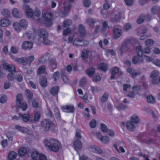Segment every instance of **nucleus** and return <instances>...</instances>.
<instances>
[{"label": "nucleus", "mask_w": 160, "mask_h": 160, "mask_svg": "<svg viewBox=\"0 0 160 160\" xmlns=\"http://www.w3.org/2000/svg\"><path fill=\"white\" fill-rule=\"evenodd\" d=\"M46 146L50 150L57 152L59 150V142L56 139H51L49 141L47 140H45Z\"/></svg>", "instance_id": "nucleus-1"}, {"label": "nucleus", "mask_w": 160, "mask_h": 160, "mask_svg": "<svg viewBox=\"0 0 160 160\" xmlns=\"http://www.w3.org/2000/svg\"><path fill=\"white\" fill-rule=\"evenodd\" d=\"M16 103L18 106L22 108V110L25 111L27 108L28 106L27 103L23 101V97L21 93L18 94L16 97Z\"/></svg>", "instance_id": "nucleus-2"}, {"label": "nucleus", "mask_w": 160, "mask_h": 160, "mask_svg": "<svg viewBox=\"0 0 160 160\" xmlns=\"http://www.w3.org/2000/svg\"><path fill=\"white\" fill-rule=\"evenodd\" d=\"M41 125L42 128L45 131H48L50 127L54 125V123L52 121L47 119H44L41 122Z\"/></svg>", "instance_id": "nucleus-3"}, {"label": "nucleus", "mask_w": 160, "mask_h": 160, "mask_svg": "<svg viewBox=\"0 0 160 160\" xmlns=\"http://www.w3.org/2000/svg\"><path fill=\"white\" fill-rule=\"evenodd\" d=\"M44 18V22L47 26L51 25L52 24V13L49 12H45L43 15Z\"/></svg>", "instance_id": "nucleus-4"}, {"label": "nucleus", "mask_w": 160, "mask_h": 160, "mask_svg": "<svg viewBox=\"0 0 160 160\" xmlns=\"http://www.w3.org/2000/svg\"><path fill=\"white\" fill-rule=\"evenodd\" d=\"M143 51H137V56H134L132 58V62L134 64H136L139 62H143V60L142 57L143 56Z\"/></svg>", "instance_id": "nucleus-5"}, {"label": "nucleus", "mask_w": 160, "mask_h": 160, "mask_svg": "<svg viewBox=\"0 0 160 160\" xmlns=\"http://www.w3.org/2000/svg\"><path fill=\"white\" fill-rule=\"evenodd\" d=\"M72 7L71 4L68 2H66L64 4V11L62 13V18H64L68 14Z\"/></svg>", "instance_id": "nucleus-6"}, {"label": "nucleus", "mask_w": 160, "mask_h": 160, "mask_svg": "<svg viewBox=\"0 0 160 160\" xmlns=\"http://www.w3.org/2000/svg\"><path fill=\"white\" fill-rule=\"evenodd\" d=\"M89 43L88 41H84L78 38H75L72 42L73 45L76 46H84Z\"/></svg>", "instance_id": "nucleus-7"}, {"label": "nucleus", "mask_w": 160, "mask_h": 160, "mask_svg": "<svg viewBox=\"0 0 160 160\" xmlns=\"http://www.w3.org/2000/svg\"><path fill=\"white\" fill-rule=\"evenodd\" d=\"M61 110L66 113H73L75 110V108L72 105H66L61 107Z\"/></svg>", "instance_id": "nucleus-8"}, {"label": "nucleus", "mask_w": 160, "mask_h": 160, "mask_svg": "<svg viewBox=\"0 0 160 160\" xmlns=\"http://www.w3.org/2000/svg\"><path fill=\"white\" fill-rule=\"evenodd\" d=\"M97 138L104 144H107L109 143L110 141V138L107 136H101L100 132L97 133Z\"/></svg>", "instance_id": "nucleus-9"}, {"label": "nucleus", "mask_w": 160, "mask_h": 160, "mask_svg": "<svg viewBox=\"0 0 160 160\" xmlns=\"http://www.w3.org/2000/svg\"><path fill=\"white\" fill-rule=\"evenodd\" d=\"M23 8L25 12L26 15L28 18H32L33 15V10L28 5H25L23 6Z\"/></svg>", "instance_id": "nucleus-10"}, {"label": "nucleus", "mask_w": 160, "mask_h": 160, "mask_svg": "<svg viewBox=\"0 0 160 160\" xmlns=\"http://www.w3.org/2000/svg\"><path fill=\"white\" fill-rule=\"evenodd\" d=\"M130 40L128 39L125 41L121 45L120 47L121 50L124 49H132L131 47L132 46V44L130 43Z\"/></svg>", "instance_id": "nucleus-11"}, {"label": "nucleus", "mask_w": 160, "mask_h": 160, "mask_svg": "<svg viewBox=\"0 0 160 160\" xmlns=\"http://www.w3.org/2000/svg\"><path fill=\"white\" fill-rule=\"evenodd\" d=\"M33 44L31 42L24 41L22 45V48L26 50H29L32 49L33 47Z\"/></svg>", "instance_id": "nucleus-12"}, {"label": "nucleus", "mask_w": 160, "mask_h": 160, "mask_svg": "<svg viewBox=\"0 0 160 160\" xmlns=\"http://www.w3.org/2000/svg\"><path fill=\"white\" fill-rule=\"evenodd\" d=\"M140 90L139 86H135L133 88L132 92L129 93L127 96L131 98H134L135 95L138 94Z\"/></svg>", "instance_id": "nucleus-13"}, {"label": "nucleus", "mask_w": 160, "mask_h": 160, "mask_svg": "<svg viewBox=\"0 0 160 160\" xmlns=\"http://www.w3.org/2000/svg\"><path fill=\"white\" fill-rule=\"evenodd\" d=\"M74 147L76 151L81 150L82 147V144L81 141L78 139L75 140L73 142Z\"/></svg>", "instance_id": "nucleus-14"}, {"label": "nucleus", "mask_w": 160, "mask_h": 160, "mask_svg": "<svg viewBox=\"0 0 160 160\" xmlns=\"http://www.w3.org/2000/svg\"><path fill=\"white\" fill-rule=\"evenodd\" d=\"M3 68L11 72H15L16 70L15 67L12 65H10L8 63H5L3 65Z\"/></svg>", "instance_id": "nucleus-15"}, {"label": "nucleus", "mask_w": 160, "mask_h": 160, "mask_svg": "<svg viewBox=\"0 0 160 160\" xmlns=\"http://www.w3.org/2000/svg\"><path fill=\"white\" fill-rule=\"evenodd\" d=\"M113 34L114 38L117 39L122 35V30L118 28H114L113 30Z\"/></svg>", "instance_id": "nucleus-16"}, {"label": "nucleus", "mask_w": 160, "mask_h": 160, "mask_svg": "<svg viewBox=\"0 0 160 160\" xmlns=\"http://www.w3.org/2000/svg\"><path fill=\"white\" fill-rule=\"evenodd\" d=\"M127 72L131 74L132 77L134 78L139 75L141 73L140 70L135 71L130 68H128Z\"/></svg>", "instance_id": "nucleus-17"}, {"label": "nucleus", "mask_w": 160, "mask_h": 160, "mask_svg": "<svg viewBox=\"0 0 160 160\" xmlns=\"http://www.w3.org/2000/svg\"><path fill=\"white\" fill-rule=\"evenodd\" d=\"M38 34L39 36L43 39L47 38L48 36V32L43 28L40 29L38 32Z\"/></svg>", "instance_id": "nucleus-18"}, {"label": "nucleus", "mask_w": 160, "mask_h": 160, "mask_svg": "<svg viewBox=\"0 0 160 160\" xmlns=\"http://www.w3.org/2000/svg\"><path fill=\"white\" fill-rule=\"evenodd\" d=\"M111 76L110 78L111 79H113L115 78L114 75L117 73L120 72L119 68L115 67L112 68L110 70Z\"/></svg>", "instance_id": "nucleus-19"}, {"label": "nucleus", "mask_w": 160, "mask_h": 160, "mask_svg": "<svg viewBox=\"0 0 160 160\" xmlns=\"http://www.w3.org/2000/svg\"><path fill=\"white\" fill-rule=\"evenodd\" d=\"M12 14L15 18H21L22 17V15L20 13L19 10L16 8H14L12 10Z\"/></svg>", "instance_id": "nucleus-20"}, {"label": "nucleus", "mask_w": 160, "mask_h": 160, "mask_svg": "<svg viewBox=\"0 0 160 160\" xmlns=\"http://www.w3.org/2000/svg\"><path fill=\"white\" fill-rule=\"evenodd\" d=\"M11 23L10 21L7 19H3L0 21V26L2 27L8 26Z\"/></svg>", "instance_id": "nucleus-21"}, {"label": "nucleus", "mask_w": 160, "mask_h": 160, "mask_svg": "<svg viewBox=\"0 0 160 160\" xmlns=\"http://www.w3.org/2000/svg\"><path fill=\"white\" fill-rule=\"evenodd\" d=\"M90 150L98 154L102 153V151L99 148L95 146H90L89 147Z\"/></svg>", "instance_id": "nucleus-22"}, {"label": "nucleus", "mask_w": 160, "mask_h": 160, "mask_svg": "<svg viewBox=\"0 0 160 160\" xmlns=\"http://www.w3.org/2000/svg\"><path fill=\"white\" fill-rule=\"evenodd\" d=\"M119 145L118 142H116L113 144V147L118 153L122 152L124 153L125 152V150L122 147L119 146V148H118Z\"/></svg>", "instance_id": "nucleus-23"}, {"label": "nucleus", "mask_w": 160, "mask_h": 160, "mask_svg": "<svg viewBox=\"0 0 160 160\" xmlns=\"http://www.w3.org/2000/svg\"><path fill=\"white\" fill-rule=\"evenodd\" d=\"M150 17V16L148 15L145 16L141 15L139 17L138 19L137 20V23L138 24H141L143 22L144 20H149V18Z\"/></svg>", "instance_id": "nucleus-24"}, {"label": "nucleus", "mask_w": 160, "mask_h": 160, "mask_svg": "<svg viewBox=\"0 0 160 160\" xmlns=\"http://www.w3.org/2000/svg\"><path fill=\"white\" fill-rule=\"evenodd\" d=\"M39 83L42 87H46L47 85L46 78L45 76H41L40 78Z\"/></svg>", "instance_id": "nucleus-25"}, {"label": "nucleus", "mask_w": 160, "mask_h": 160, "mask_svg": "<svg viewBox=\"0 0 160 160\" xmlns=\"http://www.w3.org/2000/svg\"><path fill=\"white\" fill-rule=\"evenodd\" d=\"M35 35V33H34V31L33 29H32L31 31L24 33L23 35L24 36L26 37L27 36L29 39H31L34 38Z\"/></svg>", "instance_id": "nucleus-26"}, {"label": "nucleus", "mask_w": 160, "mask_h": 160, "mask_svg": "<svg viewBox=\"0 0 160 160\" xmlns=\"http://www.w3.org/2000/svg\"><path fill=\"white\" fill-rule=\"evenodd\" d=\"M121 19V15L120 14L116 15L110 19V21L113 23L119 22Z\"/></svg>", "instance_id": "nucleus-27"}, {"label": "nucleus", "mask_w": 160, "mask_h": 160, "mask_svg": "<svg viewBox=\"0 0 160 160\" xmlns=\"http://www.w3.org/2000/svg\"><path fill=\"white\" fill-rule=\"evenodd\" d=\"M146 100L148 103L152 104H153L156 102L155 98L152 95L148 96L146 98Z\"/></svg>", "instance_id": "nucleus-28"}, {"label": "nucleus", "mask_w": 160, "mask_h": 160, "mask_svg": "<svg viewBox=\"0 0 160 160\" xmlns=\"http://www.w3.org/2000/svg\"><path fill=\"white\" fill-rule=\"evenodd\" d=\"M126 128L129 131H132L134 130L135 126L132 122L128 121L126 122Z\"/></svg>", "instance_id": "nucleus-29"}, {"label": "nucleus", "mask_w": 160, "mask_h": 160, "mask_svg": "<svg viewBox=\"0 0 160 160\" xmlns=\"http://www.w3.org/2000/svg\"><path fill=\"white\" fill-rule=\"evenodd\" d=\"M50 57L49 53H47L41 57L40 59L39 60L40 63H43L48 60Z\"/></svg>", "instance_id": "nucleus-30"}, {"label": "nucleus", "mask_w": 160, "mask_h": 160, "mask_svg": "<svg viewBox=\"0 0 160 160\" xmlns=\"http://www.w3.org/2000/svg\"><path fill=\"white\" fill-rule=\"evenodd\" d=\"M40 11L38 9H36L34 12H33V15L32 18L33 19L38 20L39 19L38 18L40 16Z\"/></svg>", "instance_id": "nucleus-31"}, {"label": "nucleus", "mask_w": 160, "mask_h": 160, "mask_svg": "<svg viewBox=\"0 0 160 160\" xmlns=\"http://www.w3.org/2000/svg\"><path fill=\"white\" fill-rule=\"evenodd\" d=\"M19 117L21 118L22 120L24 122H28L30 118V116L28 114H24L22 115L21 113L18 114Z\"/></svg>", "instance_id": "nucleus-32"}, {"label": "nucleus", "mask_w": 160, "mask_h": 160, "mask_svg": "<svg viewBox=\"0 0 160 160\" xmlns=\"http://www.w3.org/2000/svg\"><path fill=\"white\" fill-rule=\"evenodd\" d=\"M25 93L26 97L28 99V102H29L32 98L33 93L30 90L28 89L26 90Z\"/></svg>", "instance_id": "nucleus-33"}, {"label": "nucleus", "mask_w": 160, "mask_h": 160, "mask_svg": "<svg viewBox=\"0 0 160 160\" xmlns=\"http://www.w3.org/2000/svg\"><path fill=\"white\" fill-rule=\"evenodd\" d=\"M27 152V150L24 148H21L18 150V154L20 157L25 156Z\"/></svg>", "instance_id": "nucleus-34"}, {"label": "nucleus", "mask_w": 160, "mask_h": 160, "mask_svg": "<svg viewBox=\"0 0 160 160\" xmlns=\"http://www.w3.org/2000/svg\"><path fill=\"white\" fill-rule=\"evenodd\" d=\"M17 153L14 151L10 152L8 154V159L13 160L16 158Z\"/></svg>", "instance_id": "nucleus-35"}, {"label": "nucleus", "mask_w": 160, "mask_h": 160, "mask_svg": "<svg viewBox=\"0 0 160 160\" xmlns=\"http://www.w3.org/2000/svg\"><path fill=\"white\" fill-rule=\"evenodd\" d=\"M59 88V87L58 86L53 87L50 89V93L52 95H56L58 93Z\"/></svg>", "instance_id": "nucleus-36"}, {"label": "nucleus", "mask_w": 160, "mask_h": 160, "mask_svg": "<svg viewBox=\"0 0 160 160\" xmlns=\"http://www.w3.org/2000/svg\"><path fill=\"white\" fill-rule=\"evenodd\" d=\"M65 71L64 70H62L61 76L62 79L64 82L65 83H67L68 82V77L65 74Z\"/></svg>", "instance_id": "nucleus-37"}, {"label": "nucleus", "mask_w": 160, "mask_h": 160, "mask_svg": "<svg viewBox=\"0 0 160 160\" xmlns=\"http://www.w3.org/2000/svg\"><path fill=\"white\" fill-rule=\"evenodd\" d=\"M22 28L26 29L28 25V23L25 19H21L19 23Z\"/></svg>", "instance_id": "nucleus-38"}, {"label": "nucleus", "mask_w": 160, "mask_h": 160, "mask_svg": "<svg viewBox=\"0 0 160 160\" xmlns=\"http://www.w3.org/2000/svg\"><path fill=\"white\" fill-rule=\"evenodd\" d=\"M13 27L15 31L18 32H19L21 31L22 28L19 23L17 22H15L13 23Z\"/></svg>", "instance_id": "nucleus-39"}, {"label": "nucleus", "mask_w": 160, "mask_h": 160, "mask_svg": "<svg viewBox=\"0 0 160 160\" xmlns=\"http://www.w3.org/2000/svg\"><path fill=\"white\" fill-rule=\"evenodd\" d=\"M109 97V94L107 92L105 93L102 97L101 99V103H104L106 102L108 100Z\"/></svg>", "instance_id": "nucleus-40"}, {"label": "nucleus", "mask_w": 160, "mask_h": 160, "mask_svg": "<svg viewBox=\"0 0 160 160\" xmlns=\"http://www.w3.org/2000/svg\"><path fill=\"white\" fill-rule=\"evenodd\" d=\"M2 14L5 17L8 18L10 16V13L8 9H4L1 12Z\"/></svg>", "instance_id": "nucleus-41"}, {"label": "nucleus", "mask_w": 160, "mask_h": 160, "mask_svg": "<svg viewBox=\"0 0 160 160\" xmlns=\"http://www.w3.org/2000/svg\"><path fill=\"white\" fill-rule=\"evenodd\" d=\"M40 154L39 152L36 151L33 152L31 154V157L34 160H37L39 158Z\"/></svg>", "instance_id": "nucleus-42"}, {"label": "nucleus", "mask_w": 160, "mask_h": 160, "mask_svg": "<svg viewBox=\"0 0 160 160\" xmlns=\"http://www.w3.org/2000/svg\"><path fill=\"white\" fill-rule=\"evenodd\" d=\"M95 72L94 68H91L86 70V72L89 77H92L93 75Z\"/></svg>", "instance_id": "nucleus-43"}, {"label": "nucleus", "mask_w": 160, "mask_h": 160, "mask_svg": "<svg viewBox=\"0 0 160 160\" xmlns=\"http://www.w3.org/2000/svg\"><path fill=\"white\" fill-rule=\"evenodd\" d=\"M131 119L133 122L136 124L140 122L138 117L135 115H134L131 117Z\"/></svg>", "instance_id": "nucleus-44"}, {"label": "nucleus", "mask_w": 160, "mask_h": 160, "mask_svg": "<svg viewBox=\"0 0 160 160\" xmlns=\"http://www.w3.org/2000/svg\"><path fill=\"white\" fill-rule=\"evenodd\" d=\"M95 23L96 25L95 27L94 32L95 33H97L99 32L100 30V23L99 21H96Z\"/></svg>", "instance_id": "nucleus-45"}, {"label": "nucleus", "mask_w": 160, "mask_h": 160, "mask_svg": "<svg viewBox=\"0 0 160 160\" xmlns=\"http://www.w3.org/2000/svg\"><path fill=\"white\" fill-rule=\"evenodd\" d=\"M72 24V22L71 20L69 19H66L63 23V26L64 27H68Z\"/></svg>", "instance_id": "nucleus-46"}, {"label": "nucleus", "mask_w": 160, "mask_h": 160, "mask_svg": "<svg viewBox=\"0 0 160 160\" xmlns=\"http://www.w3.org/2000/svg\"><path fill=\"white\" fill-rule=\"evenodd\" d=\"M103 43L104 44V46L103 47L102 46V41H100L99 42V46L102 49H105V46L107 45L108 44V40L107 39H104Z\"/></svg>", "instance_id": "nucleus-47"}, {"label": "nucleus", "mask_w": 160, "mask_h": 160, "mask_svg": "<svg viewBox=\"0 0 160 160\" xmlns=\"http://www.w3.org/2000/svg\"><path fill=\"white\" fill-rule=\"evenodd\" d=\"M107 65L104 63H101L99 66V69L104 71H106L107 70Z\"/></svg>", "instance_id": "nucleus-48"}, {"label": "nucleus", "mask_w": 160, "mask_h": 160, "mask_svg": "<svg viewBox=\"0 0 160 160\" xmlns=\"http://www.w3.org/2000/svg\"><path fill=\"white\" fill-rule=\"evenodd\" d=\"M100 128L101 131L102 132L104 133H107L108 129L106 125L103 123L101 124L100 125Z\"/></svg>", "instance_id": "nucleus-49"}, {"label": "nucleus", "mask_w": 160, "mask_h": 160, "mask_svg": "<svg viewBox=\"0 0 160 160\" xmlns=\"http://www.w3.org/2000/svg\"><path fill=\"white\" fill-rule=\"evenodd\" d=\"M46 69L45 66L44 65L40 67L37 71L38 74L40 75L43 73L44 72Z\"/></svg>", "instance_id": "nucleus-50"}, {"label": "nucleus", "mask_w": 160, "mask_h": 160, "mask_svg": "<svg viewBox=\"0 0 160 160\" xmlns=\"http://www.w3.org/2000/svg\"><path fill=\"white\" fill-rule=\"evenodd\" d=\"M88 51H82L81 56L83 59H85L88 58Z\"/></svg>", "instance_id": "nucleus-51"}, {"label": "nucleus", "mask_w": 160, "mask_h": 160, "mask_svg": "<svg viewBox=\"0 0 160 160\" xmlns=\"http://www.w3.org/2000/svg\"><path fill=\"white\" fill-rule=\"evenodd\" d=\"M132 28V25L129 23H127L125 24L123 27V30L125 31L129 30Z\"/></svg>", "instance_id": "nucleus-52"}, {"label": "nucleus", "mask_w": 160, "mask_h": 160, "mask_svg": "<svg viewBox=\"0 0 160 160\" xmlns=\"http://www.w3.org/2000/svg\"><path fill=\"white\" fill-rule=\"evenodd\" d=\"M78 30L79 32L82 34H84L86 32L85 29L82 25H80L78 27Z\"/></svg>", "instance_id": "nucleus-53"}, {"label": "nucleus", "mask_w": 160, "mask_h": 160, "mask_svg": "<svg viewBox=\"0 0 160 160\" xmlns=\"http://www.w3.org/2000/svg\"><path fill=\"white\" fill-rule=\"evenodd\" d=\"M41 116L40 112H37L34 116L33 121L34 122L38 121Z\"/></svg>", "instance_id": "nucleus-54"}, {"label": "nucleus", "mask_w": 160, "mask_h": 160, "mask_svg": "<svg viewBox=\"0 0 160 160\" xmlns=\"http://www.w3.org/2000/svg\"><path fill=\"white\" fill-rule=\"evenodd\" d=\"M17 61L19 63H22L23 65L27 64L26 58L18 59Z\"/></svg>", "instance_id": "nucleus-55"}, {"label": "nucleus", "mask_w": 160, "mask_h": 160, "mask_svg": "<svg viewBox=\"0 0 160 160\" xmlns=\"http://www.w3.org/2000/svg\"><path fill=\"white\" fill-rule=\"evenodd\" d=\"M97 21H95L93 19L90 18L88 19L86 21V23L89 25L90 26L92 24H94L96 23L95 22Z\"/></svg>", "instance_id": "nucleus-56"}, {"label": "nucleus", "mask_w": 160, "mask_h": 160, "mask_svg": "<svg viewBox=\"0 0 160 160\" xmlns=\"http://www.w3.org/2000/svg\"><path fill=\"white\" fill-rule=\"evenodd\" d=\"M87 82V79L85 77L82 78L79 82L81 86H83L86 84Z\"/></svg>", "instance_id": "nucleus-57"}, {"label": "nucleus", "mask_w": 160, "mask_h": 160, "mask_svg": "<svg viewBox=\"0 0 160 160\" xmlns=\"http://www.w3.org/2000/svg\"><path fill=\"white\" fill-rule=\"evenodd\" d=\"M97 124V121L95 119L92 120L89 123L90 127L92 128H95Z\"/></svg>", "instance_id": "nucleus-58"}, {"label": "nucleus", "mask_w": 160, "mask_h": 160, "mask_svg": "<svg viewBox=\"0 0 160 160\" xmlns=\"http://www.w3.org/2000/svg\"><path fill=\"white\" fill-rule=\"evenodd\" d=\"M154 43L153 41L150 39H147L145 42V44L148 46H150L152 45Z\"/></svg>", "instance_id": "nucleus-59"}, {"label": "nucleus", "mask_w": 160, "mask_h": 160, "mask_svg": "<svg viewBox=\"0 0 160 160\" xmlns=\"http://www.w3.org/2000/svg\"><path fill=\"white\" fill-rule=\"evenodd\" d=\"M159 74L157 70L153 71L151 74V77L152 78H155L157 77Z\"/></svg>", "instance_id": "nucleus-60"}, {"label": "nucleus", "mask_w": 160, "mask_h": 160, "mask_svg": "<svg viewBox=\"0 0 160 160\" xmlns=\"http://www.w3.org/2000/svg\"><path fill=\"white\" fill-rule=\"evenodd\" d=\"M32 106L34 108H36L38 107V103L37 99H33L32 101Z\"/></svg>", "instance_id": "nucleus-61"}, {"label": "nucleus", "mask_w": 160, "mask_h": 160, "mask_svg": "<svg viewBox=\"0 0 160 160\" xmlns=\"http://www.w3.org/2000/svg\"><path fill=\"white\" fill-rule=\"evenodd\" d=\"M126 5L128 6H131L134 3V0H124Z\"/></svg>", "instance_id": "nucleus-62"}, {"label": "nucleus", "mask_w": 160, "mask_h": 160, "mask_svg": "<svg viewBox=\"0 0 160 160\" xmlns=\"http://www.w3.org/2000/svg\"><path fill=\"white\" fill-rule=\"evenodd\" d=\"M91 90L92 93H94L99 91V88L96 86H91Z\"/></svg>", "instance_id": "nucleus-63"}, {"label": "nucleus", "mask_w": 160, "mask_h": 160, "mask_svg": "<svg viewBox=\"0 0 160 160\" xmlns=\"http://www.w3.org/2000/svg\"><path fill=\"white\" fill-rule=\"evenodd\" d=\"M53 78L54 81H56L57 79H58L59 78V73L58 72H54L53 74Z\"/></svg>", "instance_id": "nucleus-64"}]
</instances>
